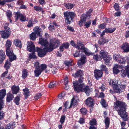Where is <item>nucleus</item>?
Instances as JSON below:
<instances>
[{"mask_svg": "<svg viewBox=\"0 0 129 129\" xmlns=\"http://www.w3.org/2000/svg\"><path fill=\"white\" fill-rule=\"evenodd\" d=\"M20 100V98L18 96L16 97L14 100V103L17 105H19V102Z\"/></svg>", "mask_w": 129, "mask_h": 129, "instance_id": "37998d69", "label": "nucleus"}, {"mask_svg": "<svg viewBox=\"0 0 129 129\" xmlns=\"http://www.w3.org/2000/svg\"><path fill=\"white\" fill-rule=\"evenodd\" d=\"M65 118V116L64 115H62L61 116L60 120V122L61 124H63L64 122Z\"/></svg>", "mask_w": 129, "mask_h": 129, "instance_id": "680f3d73", "label": "nucleus"}, {"mask_svg": "<svg viewBox=\"0 0 129 129\" xmlns=\"http://www.w3.org/2000/svg\"><path fill=\"white\" fill-rule=\"evenodd\" d=\"M69 102L68 101H67L64 103V106L66 109L68 108H70L72 107V106H71V104L70 106H69Z\"/></svg>", "mask_w": 129, "mask_h": 129, "instance_id": "864d4df0", "label": "nucleus"}, {"mask_svg": "<svg viewBox=\"0 0 129 129\" xmlns=\"http://www.w3.org/2000/svg\"><path fill=\"white\" fill-rule=\"evenodd\" d=\"M68 78L67 77H66L64 79V83L65 85L66 86V87H65V88L66 89H68L69 88V87L67 86L66 85L68 83Z\"/></svg>", "mask_w": 129, "mask_h": 129, "instance_id": "603ef678", "label": "nucleus"}, {"mask_svg": "<svg viewBox=\"0 0 129 129\" xmlns=\"http://www.w3.org/2000/svg\"><path fill=\"white\" fill-rule=\"evenodd\" d=\"M39 43L41 45L44 46L45 47H49V46L50 45V44H48L47 40L43 38L41 36L39 38Z\"/></svg>", "mask_w": 129, "mask_h": 129, "instance_id": "9b49d317", "label": "nucleus"}, {"mask_svg": "<svg viewBox=\"0 0 129 129\" xmlns=\"http://www.w3.org/2000/svg\"><path fill=\"white\" fill-rule=\"evenodd\" d=\"M100 54L101 55V57L104 59L107 57L108 53L104 50H102L100 51Z\"/></svg>", "mask_w": 129, "mask_h": 129, "instance_id": "bb28decb", "label": "nucleus"}, {"mask_svg": "<svg viewBox=\"0 0 129 129\" xmlns=\"http://www.w3.org/2000/svg\"><path fill=\"white\" fill-rule=\"evenodd\" d=\"M9 31L8 30H5L1 32V36L2 38L4 39H7L9 36Z\"/></svg>", "mask_w": 129, "mask_h": 129, "instance_id": "f3484780", "label": "nucleus"}, {"mask_svg": "<svg viewBox=\"0 0 129 129\" xmlns=\"http://www.w3.org/2000/svg\"><path fill=\"white\" fill-rule=\"evenodd\" d=\"M122 66L117 64H115L114 65L113 68V72L115 74H117L119 72V69H121Z\"/></svg>", "mask_w": 129, "mask_h": 129, "instance_id": "2eb2a0df", "label": "nucleus"}, {"mask_svg": "<svg viewBox=\"0 0 129 129\" xmlns=\"http://www.w3.org/2000/svg\"><path fill=\"white\" fill-rule=\"evenodd\" d=\"M114 8L116 10H118L119 9V5L117 3H115L114 5Z\"/></svg>", "mask_w": 129, "mask_h": 129, "instance_id": "69168bd1", "label": "nucleus"}, {"mask_svg": "<svg viewBox=\"0 0 129 129\" xmlns=\"http://www.w3.org/2000/svg\"><path fill=\"white\" fill-rule=\"evenodd\" d=\"M94 100L90 97L88 98L85 101L86 105L89 107H92L93 105Z\"/></svg>", "mask_w": 129, "mask_h": 129, "instance_id": "4468645a", "label": "nucleus"}, {"mask_svg": "<svg viewBox=\"0 0 129 129\" xmlns=\"http://www.w3.org/2000/svg\"><path fill=\"white\" fill-rule=\"evenodd\" d=\"M83 75L82 71L80 70L78 71L76 73L72 74V75L76 78L82 76Z\"/></svg>", "mask_w": 129, "mask_h": 129, "instance_id": "b1692460", "label": "nucleus"}, {"mask_svg": "<svg viewBox=\"0 0 129 129\" xmlns=\"http://www.w3.org/2000/svg\"><path fill=\"white\" fill-rule=\"evenodd\" d=\"M6 52L7 55L9 58L10 61L11 62L16 59V56L14 54L12 51H10Z\"/></svg>", "mask_w": 129, "mask_h": 129, "instance_id": "9d476101", "label": "nucleus"}, {"mask_svg": "<svg viewBox=\"0 0 129 129\" xmlns=\"http://www.w3.org/2000/svg\"><path fill=\"white\" fill-rule=\"evenodd\" d=\"M27 50L28 51L31 52L35 51V47L33 42L31 41L27 42Z\"/></svg>", "mask_w": 129, "mask_h": 129, "instance_id": "1a4fd4ad", "label": "nucleus"}, {"mask_svg": "<svg viewBox=\"0 0 129 129\" xmlns=\"http://www.w3.org/2000/svg\"><path fill=\"white\" fill-rule=\"evenodd\" d=\"M28 72L26 69H24L23 70L22 77L24 79L27 76Z\"/></svg>", "mask_w": 129, "mask_h": 129, "instance_id": "f704fd0d", "label": "nucleus"}, {"mask_svg": "<svg viewBox=\"0 0 129 129\" xmlns=\"http://www.w3.org/2000/svg\"><path fill=\"white\" fill-rule=\"evenodd\" d=\"M35 33L36 35H37L39 37L41 36L42 34L41 33V28H40L38 26H36L34 29Z\"/></svg>", "mask_w": 129, "mask_h": 129, "instance_id": "4be33fe9", "label": "nucleus"}, {"mask_svg": "<svg viewBox=\"0 0 129 129\" xmlns=\"http://www.w3.org/2000/svg\"><path fill=\"white\" fill-rule=\"evenodd\" d=\"M5 58L4 52L3 50H0V63L2 62Z\"/></svg>", "mask_w": 129, "mask_h": 129, "instance_id": "5701e85b", "label": "nucleus"}, {"mask_svg": "<svg viewBox=\"0 0 129 129\" xmlns=\"http://www.w3.org/2000/svg\"><path fill=\"white\" fill-rule=\"evenodd\" d=\"M75 48L78 49H80L84 52V53L87 55H93L94 53L91 52L87 49L85 48L83 45L79 41H77L76 45Z\"/></svg>", "mask_w": 129, "mask_h": 129, "instance_id": "20e7f679", "label": "nucleus"}, {"mask_svg": "<svg viewBox=\"0 0 129 129\" xmlns=\"http://www.w3.org/2000/svg\"><path fill=\"white\" fill-rule=\"evenodd\" d=\"M7 0H4L3 1H1L0 0V5H4L7 2Z\"/></svg>", "mask_w": 129, "mask_h": 129, "instance_id": "338daca9", "label": "nucleus"}, {"mask_svg": "<svg viewBox=\"0 0 129 129\" xmlns=\"http://www.w3.org/2000/svg\"><path fill=\"white\" fill-rule=\"evenodd\" d=\"M111 59L112 58L110 56L106 57L105 59H104L105 63L106 64H108Z\"/></svg>", "mask_w": 129, "mask_h": 129, "instance_id": "58836bf2", "label": "nucleus"}, {"mask_svg": "<svg viewBox=\"0 0 129 129\" xmlns=\"http://www.w3.org/2000/svg\"><path fill=\"white\" fill-rule=\"evenodd\" d=\"M29 57L30 59L31 58H36V56L34 53H32L29 54Z\"/></svg>", "mask_w": 129, "mask_h": 129, "instance_id": "3c124183", "label": "nucleus"}, {"mask_svg": "<svg viewBox=\"0 0 129 129\" xmlns=\"http://www.w3.org/2000/svg\"><path fill=\"white\" fill-rule=\"evenodd\" d=\"M34 24V21L33 19L31 18L29 20L27 25V26L28 27L33 26Z\"/></svg>", "mask_w": 129, "mask_h": 129, "instance_id": "e433bc0d", "label": "nucleus"}, {"mask_svg": "<svg viewBox=\"0 0 129 129\" xmlns=\"http://www.w3.org/2000/svg\"><path fill=\"white\" fill-rule=\"evenodd\" d=\"M59 45V42L58 41H56L54 39H52L50 40L49 47L46 46L43 49L37 47L36 51L38 52V55L40 57H43L46 54V52L52 51L54 49L57 47Z\"/></svg>", "mask_w": 129, "mask_h": 129, "instance_id": "f257e3e1", "label": "nucleus"}, {"mask_svg": "<svg viewBox=\"0 0 129 129\" xmlns=\"http://www.w3.org/2000/svg\"><path fill=\"white\" fill-rule=\"evenodd\" d=\"M101 103L103 107H107V105L106 104L105 101L104 100H102L101 101Z\"/></svg>", "mask_w": 129, "mask_h": 129, "instance_id": "5fc2aeb1", "label": "nucleus"}, {"mask_svg": "<svg viewBox=\"0 0 129 129\" xmlns=\"http://www.w3.org/2000/svg\"><path fill=\"white\" fill-rule=\"evenodd\" d=\"M125 84L118 85L117 86H115L114 88H115V91L117 93H119L125 90L126 87Z\"/></svg>", "mask_w": 129, "mask_h": 129, "instance_id": "0eeeda50", "label": "nucleus"}, {"mask_svg": "<svg viewBox=\"0 0 129 129\" xmlns=\"http://www.w3.org/2000/svg\"><path fill=\"white\" fill-rule=\"evenodd\" d=\"M14 44L16 46L21 48L22 45L21 41L19 40H14Z\"/></svg>", "mask_w": 129, "mask_h": 129, "instance_id": "cd10ccee", "label": "nucleus"}, {"mask_svg": "<svg viewBox=\"0 0 129 129\" xmlns=\"http://www.w3.org/2000/svg\"><path fill=\"white\" fill-rule=\"evenodd\" d=\"M87 15L85 14H82L81 17V20L79 22V25L80 26H82L83 24V22L86 20L87 18Z\"/></svg>", "mask_w": 129, "mask_h": 129, "instance_id": "a211bd4d", "label": "nucleus"}, {"mask_svg": "<svg viewBox=\"0 0 129 129\" xmlns=\"http://www.w3.org/2000/svg\"><path fill=\"white\" fill-rule=\"evenodd\" d=\"M6 90L5 89H3L0 91V110H1L3 108V99L6 95Z\"/></svg>", "mask_w": 129, "mask_h": 129, "instance_id": "423d86ee", "label": "nucleus"}, {"mask_svg": "<svg viewBox=\"0 0 129 129\" xmlns=\"http://www.w3.org/2000/svg\"><path fill=\"white\" fill-rule=\"evenodd\" d=\"M40 69L42 71L45 70L47 68V66L45 64H42L40 66Z\"/></svg>", "mask_w": 129, "mask_h": 129, "instance_id": "bf43d9fd", "label": "nucleus"}, {"mask_svg": "<svg viewBox=\"0 0 129 129\" xmlns=\"http://www.w3.org/2000/svg\"><path fill=\"white\" fill-rule=\"evenodd\" d=\"M120 56L119 54H115L113 56V59L116 60L118 62V60L120 59Z\"/></svg>", "mask_w": 129, "mask_h": 129, "instance_id": "a18cd8bd", "label": "nucleus"}, {"mask_svg": "<svg viewBox=\"0 0 129 129\" xmlns=\"http://www.w3.org/2000/svg\"><path fill=\"white\" fill-rule=\"evenodd\" d=\"M42 71L41 70L40 68L35 69L34 71L35 76L36 77H38L41 74Z\"/></svg>", "mask_w": 129, "mask_h": 129, "instance_id": "a878e982", "label": "nucleus"}, {"mask_svg": "<svg viewBox=\"0 0 129 129\" xmlns=\"http://www.w3.org/2000/svg\"><path fill=\"white\" fill-rule=\"evenodd\" d=\"M126 106V104L122 101H117L114 102V108L120 117L125 121L127 119V116L125 111Z\"/></svg>", "mask_w": 129, "mask_h": 129, "instance_id": "f03ea898", "label": "nucleus"}, {"mask_svg": "<svg viewBox=\"0 0 129 129\" xmlns=\"http://www.w3.org/2000/svg\"><path fill=\"white\" fill-rule=\"evenodd\" d=\"M36 36L35 33H32L30 34V40H34L36 39Z\"/></svg>", "mask_w": 129, "mask_h": 129, "instance_id": "ea45409f", "label": "nucleus"}, {"mask_svg": "<svg viewBox=\"0 0 129 129\" xmlns=\"http://www.w3.org/2000/svg\"><path fill=\"white\" fill-rule=\"evenodd\" d=\"M105 126L109 127L110 124V119L108 117H107L105 119Z\"/></svg>", "mask_w": 129, "mask_h": 129, "instance_id": "de8ad7c7", "label": "nucleus"}, {"mask_svg": "<svg viewBox=\"0 0 129 129\" xmlns=\"http://www.w3.org/2000/svg\"><path fill=\"white\" fill-rule=\"evenodd\" d=\"M116 29V28L115 27L113 28H105V31L107 33H112Z\"/></svg>", "mask_w": 129, "mask_h": 129, "instance_id": "2f4dec72", "label": "nucleus"}, {"mask_svg": "<svg viewBox=\"0 0 129 129\" xmlns=\"http://www.w3.org/2000/svg\"><path fill=\"white\" fill-rule=\"evenodd\" d=\"M83 82L82 79H79L78 81H75L73 83L74 90L78 92L81 91L84 92L86 95L88 96L90 93V89L88 86L81 83Z\"/></svg>", "mask_w": 129, "mask_h": 129, "instance_id": "7ed1b4c3", "label": "nucleus"}, {"mask_svg": "<svg viewBox=\"0 0 129 129\" xmlns=\"http://www.w3.org/2000/svg\"><path fill=\"white\" fill-rule=\"evenodd\" d=\"M100 89H101L102 91H104L106 89L105 86L103 84H102L101 87H100L99 88Z\"/></svg>", "mask_w": 129, "mask_h": 129, "instance_id": "774afa93", "label": "nucleus"}, {"mask_svg": "<svg viewBox=\"0 0 129 129\" xmlns=\"http://www.w3.org/2000/svg\"><path fill=\"white\" fill-rule=\"evenodd\" d=\"M12 44V42L11 41L9 40H8L7 41L6 44V47L7 48L6 51V52L7 51H10V47L11 46Z\"/></svg>", "mask_w": 129, "mask_h": 129, "instance_id": "c85d7f7f", "label": "nucleus"}, {"mask_svg": "<svg viewBox=\"0 0 129 129\" xmlns=\"http://www.w3.org/2000/svg\"><path fill=\"white\" fill-rule=\"evenodd\" d=\"M34 66L36 68L35 69L40 68V67L39 66V63L38 62H36L35 63Z\"/></svg>", "mask_w": 129, "mask_h": 129, "instance_id": "e2e57ef3", "label": "nucleus"}, {"mask_svg": "<svg viewBox=\"0 0 129 129\" xmlns=\"http://www.w3.org/2000/svg\"><path fill=\"white\" fill-rule=\"evenodd\" d=\"M94 73V77L97 80L102 77L103 73L102 70H95Z\"/></svg>", "mask_w": 129, "mask_h": 129, "instance_id": "ddd939ff", "label": "nucleus"}, {"mask_svg": "<svg viewBox=\"0 0 129 129\" xmlns=\"http://www.w3.org/2000/svg\"><path fill=\"white\" fill-rule=\"evenodd\" d=\"M23 91L24 92V94L26 96L25 98H26L28 96L30 95V92L29 90L27 88H25L23 89Z\"/></svg>", "mask_w": 129, "mask_h": 129, "instance_id": "72a5a7b5", "label": "nucleus"}, {"mask_svg": "<svg viewBox=\"0 0 129 129\" xmlns=\"http://www.w3.org/2000/svg\"><path fill=\"white\" fill-rule=\"evenodd\" d=\"M100 68L101 70H103L106 73H108V71L107 69L106 68L105 66L102 64L100 66Z\"/></svg>", "mask_w": 129, "mask_h": 129, "instance_id": "a19ab883", "label": "nucleus"}, {"mask_svg": "<svg viewBox=\"0 0 129 129\" xmlns=\"http://www.w3.org/2000/svg\"><path fill=\"white\" fill-rule=\"evenodd\" d=\"M125 70L122 69L120 73V75L122 77H125L126 75L129 77V66L128 65L125 67Z\"/></svg>", "mask_w": 129, "mask_h": 129, "instance_id": "6e6552de", "label": "nucleus"}, {"mask_svg": "<svg viewBox=\"0 0 129 129\" xmlns=\"http://www.w3.org/2000/svg\"><path fill=\"white\" fill-rule=\"evenodd\" d=\"M13 94H16L18 93L19 90V88L18 86H16L15 85L12 86L11 88Z\"/></svg>", "mask_w": 129, "mask_h": 129, "instance_id": "6ab92c4d", "label": "nucleus"}, {"mask_svg": "<svg viewBox=\"0 0 129 129\" xmlns=\"http://www.w3.org/2000/svg\"><path fill=\"white\" fill-rule=\"evenodd\" d=\"M120 59L118 60V62L120 64H124L126 62V60L125 58L120 56Z\"/></svg>", "mask_w": 129, "mask_h": 129, "instance_id": "4c0bfd02", "label": "nucleus"}, {"mask_svg": "<svg viewBox=\"0 0 129 129\" xmlns=\"http://www.w3.org/2000/svg\"><path fill=\"white\" fill-rule=\"evenodd\" d=\"M77 102V99H76L75 98L73 97L71 101V106H75Z\"/></svg>", "mask_w": 129, "mask_h": 129, "instance_id": "c9c22d12", "label": "nucleus"}, {"mask_svg": "<svg viewBox=\"0 0 129 129\" xmlns=\"http://www.w3.org/2000/svg\"><path fill=\"white\" fill-rule=\"evenodd\" d=\"M84 23V25L86 28L89 27L91 23V21L89 20L87 22H85Z\"/></svg>", "mask_w": 129, "mask_h": 129, "instance_id": "49530a36", "label": "nucleus"}, {"mask_svg": "<svg viewBox=\"0 0 129 129\" xmlns=\"http://www.w3.org/2000/svg\"><path fill=\"white\" fill-rule=\"evenodd\" d=\"M42 95V94L41 93H37V94L35 95L34 97V98L35 100H38L39 99Z\"/></svg>", "mask_w": 129, "mask_h": 129, "instance_id": "6e6d98bb", "label": "nucleus"}, {"mask_svg": "<svg viewBox=\"0 0 129 129\" xmlns=\"http://www.w3.org/2000/svg\"><path fill=\"white\" fill-rule=\"evenodd\" d=\"M6 15L7 16L8 18L9 19L11 22L12 21L11 20L10 18L12 16V12L8 10L6 12Z\"/></svg>", "mask_w": 129, "mask_h": 129, "instance_id": "79ce46f5", "label": "nucleus"}, {"mask_svg": "<svg viewBox=\"0 0 129 129\" xmlns=\"http://www.w3.org/2000/svg\"><path fill=\"white\" fill-rule=\"evenodd\" d=\"M11 66V63L9 62V60H7L4 66V67L6 69V70L9 69Z\"/></svg>", "mask_w": 129, "mask_h": 129, "instance_id": "c756f323", "label": "nucleus"}, {"mask_svg": "<svg viewBox=\"0 0 129 129\" xmlns=\"http://www.w3.org/2000/svg\"><path fill=\"white\" fill-rule=\"evenodd\" d=\"M93 59L96 61L100 60L101 59V57L99 55L96 54L93 56Z\"/></svg>", "mask_w": 129, "mask_h": 129, "instance_id": "c03bdc74", "label": "nucleus"}, {"mask_svg": "<svg viewBox=\"0 0 129 129\" xmlns=\"http://www.w3.org/2000/svg\"><path fill=\"white\" fill-rule=\"evenodd\" d=\"M86 58V56L85 55H82L81 56V58L78 60V64L79 67L85 63Z\"/></svg>", "mask_w": 129, "mask_h": 129, "instance_id": "dca6fc26", "label": "nucleus"}, {"mask_svg": "<svg viewBox=\"0 0 129 129\" xmlns=\"http://www.w3.org/2000/svg\"><path fill=\"white\" fill-rule=\"evenodd\" d=\"M90 124L91 125H95L96 124V121L95 119H93L91 120L90 122Z\"/></svg>", "mask_w": 129, "mask_h": 129, "instance_id": "052dcab7", "label": "nucleus"}, {"mask_svg": "<svg viewBox=\"0 0 129 129\" xmlns=\"http://www.w3.org/2000/svg\"><path fill=\"white\" fill-rule=\"evenodd\" d=\"M64 63L68 67H69L71 65V62L69 61H64Z\"/></svg>", "mask_w": 129, "mask_h": 129, "instance_id": "13d9d810", "label": "nucleus"}, {"mask_svg": "<svg viewBox=\"0 0 129 129\" xmlns=\"http://www.w3.org/2000/svg\"><path fill=\"white\" fill-rule=\"evenodd\" d=\"M15 17L16 18V21L18 19H19L20 20L22 21H24L26 20L25 16L22 15L19 12H18L16 13Z\"/></svg>", "mask_w": 129, "mask_h": 129, "instance_id": "f8f14e48", "label": "nucleus"}, {"mask_svg": "<svg viewBox=\"0 0 129 129\" xmlns=\"http://www.w3.org/2000/svg\"><path fill=\"white\" fill-rule=\"evenodd\" d=\"M118 81L116 79H113L110 80L109 82L110 85L113 86V88L114 90H115V88H114L115 86H117L118 85L117 84L118 83Z\"/></svg>", "mask_w": 129, "mask_h": 129, "instance_id": "412c9836", "label": "nucleus"}, {"mask_svg": "<svg viewBox=\"0 0 129 129\" xmlns=\"http://www.w3.org/2000/svg\"><path fill=\"white\" fill-rule=\"evenodd\" d=\"M62 45L64 48H68L69 47V44L68 43H66L63 44Z\"/></svg>", "mask_w": 129, "mask_h": 129, "instance_id": "0e129e2a", "label": "nucleus"}, {"mask_svg": "<svg viewBox=\"0 0 129 129\" xmlns=\"http://www.w3.org/2000/svg\"><path fill=\"white\" fill-rule=\"evenodd\" d=\"M64 5L66 8L68 9H71L74 6V5L71 3L64 4Z\"/></svg>", "mask_w": 129, "mask_h": 129, "instance_id": "473e14b6", "label": "nucleus"}, {"mask_svg": "<svg viewBox=\"0 0 129 129\" xmlns=\"http://www.w3.org/2000/svg\"><path fill=\"white\" fill-rule=\"evenodd\" d=\"M15 122H10L6 126V129H13L15 127Z\"/></svg>", "mask_w": 129, "mask_h": 129, "instance_id": "393cba45", "label": "nucleus"}, {"mask_svg": "<svg viewBox=\"0 0 129 129\" xmlns=\"http://www.w3.org/2000/svg\"><path fill=\"white\" fill-rule=\"evenodd\" d=\"M14 98L13 95L12 94L9 93L7 95V101L9 102L11 101Z\"/></svg>", "mask_w": 129, "mask_h": 129, "instance_id": "7c9ffc66", "label": "nucleus"}, {"mask_svg": "<svg viewBox=\"0 0 129 129\" xmlns=\"http://www.w3.org/2000/svg\"><path fill=\"white\" fill-rule=\"evenodd\" d=\"M80 112L83 114H86L87 113V111L85 108H82L80 109Z\"/></svg>", "mask_w": 129, "mask_h": 129, "instance_id": "09e8293b", "label": "nucleus"}, {"mask_svg": "<svg viewBox=\"0 0 129 129\" xmlns=\"http://www.w3.org/2000/svg\"><path fill=\"white\" fill-rule=\"evenodd\" d=\"M56 86V84L55 82H51L48 85V87L49 88H53Z\"/></svg>", "mask_w": 129, "mask_h": 129, "instance_id": "8fccbe9b", "label": "nucleus"}, {"mask_svg": "<svg viewBox=\"0 0 129 129\" xmlns=\"http://www.w3.org/2000/svg\"><path fill=\"white\" fill-rule=\"evenodd\" d=\"M121 48L125 52H126L129 51V45L127 43H124L122 45Z\"/></svg>", "mask_w": 129, "mask_h": 129, "instance_id": "aec40b11", "label": "nucleus"}, {"mask_svg": "<svg viewBox=\"0 0 129 129\" xmlns=\"http://www.w3.org/2000/svg\"><path fill=\"white\" fill-rule=\"evenodd\" d=\"M34 8L35 10L37 11H40L42 10V8L41 7L36 6H34Z\"/></svg>", "mask_w": 129, "mask_h": 129, "instance_id": "4d7b16f0", "label": "nucleus"}, {"mask_svg": "<svg viewBox=\"0 0 129 129\" xmlns=\"http://www.w3.org/2000/svg\"><path fill=\"white\" fill-rule=\"evenodd\" d=\"M64 15L66 18L65 19L66 22L70 24L75 16V13L73 12L66 11L64 12Z\"/></svg>", "mask_w": 129, "mask_h": 129, "instance_id": "39448f33", "label": "nucleus"}]
</instances>
